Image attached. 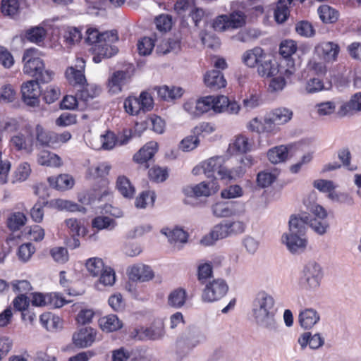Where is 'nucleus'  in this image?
I'll use <instances>...</instances> for the list:
<instances>
[{
	"label": "nucleus",
	"mask_w": 361,
	"mask_h": 361,
	"mask_svg": "<svg viewBox=\"0 0 361 361\" xmlns=\"http://www.w3.org/2000/svg\"><path fill=\"white\" fill-rule=\"evenodd\" d=\"M277 309L273 296L265 291H259L252 302V312L256 324L269 332H277L280 325L276 319Z\"/></svg>",
	"instance_id": "nucleus-1"
},
{
	"label": "nucleus",
	"mask_w": 361,
	"mask_h": 361,
	"mask_svg": "<svg viewBox=\"0 0 361 361\" xmlns=\"http://www.w3.org/2000/svg\"><path fill=\"white\" fill-rule=\"evenodd\" d=\"M308 218L291 216L289 221V229L281 236V242L292 254H300L305 251L307 240L305 237Z\"/></svg>",
	"instance_id": "nucleus-2"
},
{
	"label": "nucleus",
	"mask_w": 361,
	"mask_h": 361,
	"mask_svg": "<svg viewBox=\"0 0 361 361\" xmlns=\"http://www.w3.org/2000/svg\"><path fill=\"white\" fill-rule=\"evenodd\" d=\"M245 228L246 224L243 221H226L216 225L208 235L201 239L200 243L209 246L219 239L241 234L245 232Z\"/></svg>",
	"instance_id": "nucleus-3"
},
{
	"label": "nucleus",
	"mask_w": 361,
	"mask_h": 361,
	"mask_svg": "<svg viewBox=\"0 0 361 361\" xmlns=\"http://www.w3.org/2000/svg\"><path fill=\"white\" fill-rule=\"evenodd\" d=\"M35 49H27L23 54V61L25 63L23 72L34 77L35 80H39L42 83L49 82L54 75V73L49 70H46L44 61L38 58L35 57Z\"/></svg>",
	"instance_id": "nucleus-4"
},
{
	"label": "nucleus",
	"mask_w": 361,
	"mask_h": 361,
	"mask_svg": "<svg viewBox=\"0 0 361 361\" xmlns=\"http://www.w3.org/2000/svg\"><path fill=\"white\" fill-rule=\"evenodd\" d=\"M207 340L204 333L195 327L183 332L176 341V355L178 360L187 357L196 347Z\"/></svg>",
	"instance_id": "nucleus-5"
},
{
	"label": "nucleus",
	"mask_w": 361,
	"mask_h": 361,
	"mask_svg": "<svg viewBox=\"0 0 361 361\" xmlns=\"http://www.w3.org/2000/svg\"><path fill=\"white\" fill-rule=\"evenodd\" d=\"M322 278L321 265L315 261H310L302 269L300 284L305 290H314L319 287Z\"/></svg>",
	"instance_id": "nucleus-6"
},
{
	"label": "nucleus",
	"mask_w": 361,
	"mask_h": 361,
	"mask_svg": "<svg viewBox=\"0 0 361 361\" xmlns=\"http://www.w3.org/2000/svg\"><path fill=\"white\" fill-rule=\"evenodd\" d=\"M227 282L221 278L212 279L204 284L201 298L204 302H214L223 298L228 291Z\"/></svg>",
	"instance_id": "nucleus-7"
},
{
	"label": "nucleus",
	"mask_w": 361,
	"mask_h": 361,
	"mask_svg": "<svg viewBox=\"0 0 361 361\" xmlns=\"http://www.w3.org/2000/svg\"><path fill=\"white\" fill-rule=\"evenodd\" d=\"M212 212L218 218L240 216L245 212V204L238 201L219 202L212 205Z\"/></svg>",
	"instance_id": "nucleus-8"
},
{
	"label": "nucleus",
	"mask_w": 361,
	"mask_h": 361,
	"mask_svg": "<svg viewBox=\"0 0 361 361\" xmlns=\"http://www.w3.org/2000/svg\"><path fill=\"white\" fill-rule=\"evenodd\" d=\"M219 185L214 180L202 181L195 185H187L183 188V192L188 197H209L219 189Z\"/></svg>",
	"instance_id": "nucleus-9"
},
{
	"label": "nucleus",
	"mask_w": 361,
	"mask_h": 361,
	"mask_svg": "<svg viewBox=\"0 0 361 361\" xmlns=\"http://www.w3.org/2000/svg\"><path fill=\"white\" fill-rule=\"evenodd\" d=\"M85 61L83 59L78 58L74 66H69L65 73L66 78L73 85L83 86L87 80L85 76Z\"/></svg>",
	"instance_id": "nucleus-10"
},
{
	"label": "nucleus",
	"mask_w": 361,
	"mask_h": 361,
	"mask_svg": "<svg viewBox=\"0 0 361 361\" xmlns=\"http://www.w3.org/2000/svg\"><path fill=\"white\" fill-rule=\"evenodd\" d=\"M39 80H32L23 83L21 87L23 102L30 106H37L39 103L40 88Z\"/></svg>",
	"instance_id": "nucleus-11"
},
{
	"label": "nucleus",
	"mask_w": 361,
	"mask_h": 361,
	"mask_svg": "<svg viewBox=\"0 0 361 361\" xmlns=\"http://www.w3.org/2000/svg\"><path fill=\"white\" fill-rule=\"evenodd\" d=\"M314 52L324 61L334 62L337 60L340 47L333 42H322L315 46Z\"/></svg>",
	"instance_id": "nucleus-12"
},
{
	"label": "nucleus",
	"mask_w": 361,
	"mask_h": 361,
	"mask_svg": "<svg viewBox=\"0 0 361 361\" xmlns=\"http://www.w3.org/2000/svg\"><path fill=\"white\" fill-rule=\"evenodd\" d=\"M85 42L93 47L97 44L103 43L104 40L109 42H116L118 40L117 32L116 30H110L104 32H99L97 29L89 28L86 31Z\"/></svg>",
	"instance_id": "nucleus-13"
},
{
	"label": "nucleus",
	"mask_w": 361,
	"mask_h": 361,
	"mask_svg": "<svg viewBox=\"0 0 361 361\" xmlns=\"http://www.w3.org/2000/svg\"><path fill=\"white\" fill-rule=\"evenodd\" d=\"M114 42H109L107 40H104L103 43L97 44L92 47L94 56H93V61L96 63H100L102 59L111 58L118 52V48L112 45Z\"/></svg>",
	"instance_id": "nucleus-14"
},
{
	"label": "nucleus",
	"mask_w": 361,
	"mask_h": 361,
	"mask_svg": "<svg viewBox=\"0 0 361 361\" xmlns=\"http://www.w3.org/2000/svg\"><path fill=\"white\" fill-rule=\"evenodd\" d=\"M96 331L90 327L80 329L78 332L73 336V341L75 346L79 348H87L90 346L96 338Z\"/></svg>",
	"instance_id": "nucleus-15"
},
{
	"label": "nucleus",
	"mask_w": 361,
	"mask_h": 361,
	"mask_svg": "<svg viewBox=\"0 0 361 361\" xmlns=\"http://www.w3.org/2000/svg\"><path fill=\"white\" fill-rule=\"evenodd\" d=\"M164 335V322L162 319H155L149 327L142 329L140 337L145 340L156 341L162 339Z\"/></svg>",
	"instance_id": "nucleus-16"
},
{
	"label": "nucleus",
	"mask_w": 361,
	"mask_h": 361,
	"mask_svg": "<svg viewBox=\"0 0 361 361\" xmlns=\"http://www.w3.org/2000/svg\"><path fill=\"white\" fill-rule=\"evenodd\" d=\"M320 320L319 313L314 308H305L298 315L300 326L306 330L312 329Z\"/></svg>",
	"instance_id": "nucleus-17"
},
{
	"label": "nucleus",
	"mask_w": 361,
	"mask_h": 361,
	"mask_svg": "<svg viewBox=\"0 0 361 361\" xmlns=\"http://www.w3.org/2000/svg\"><path fill=\"white\" fill-rule=\"evenodd\" d=\"M225 159L221 156H216L212 157L202 163V169L204 173L208 178H216V173L221 178V171H224V166H223Z\"/></svg>",
	"instance_id": "nucleus-18"
},
{
	"label": "nucleus",
	"mask_w": 361,
	"mask_h": 361,
	"mask_svg": "<svg viewBox=\"0 0 361 361\" xmlns=\"http://www.w3.org/2000/svg\"><path fill=\"white\" fill-rule=\"evenodd\" d=\"M204 82L205 85L212 91H216L226 85V80L223 73L219 70L207 71L204 75Z\"/></svg>",
	"instance_id": "nucleus-19"
},
{
	"label": "nucleus",
	"mask_w": 361,
	"mask_h": 361,
	"mask_svg": "<svg viewBox=\"0 0 361 361\" xmlns=\"http://www.w3.org/2000/svg\"><path fill=\"white\" fill-rule=\"evenodd\" d=\"M34 141L35 138L32 134L28 133L25 135L18 133L11 138L10 142L16 150H25L27 152H31Z\"/></svg>",
	"instance_id": "nucleus-20"
},
{
	"label": "nucleus",
	"mask_w": 361,
	"mask_h": 361,
	"mask_svg": "<svg viewBox=\"0 0 361 361\" xmlns=\"http://www.w3.org/2000/svg\"><path fill=\"white\" fill-rule=\"evenodd\" d=\"M157 149L158 144L155 142H149L133 156V159L138 164H145V167L147 168L149 166L147 161L154 157Z\"/></svg>",
	"instance_id": "nucleus-21"
},
{
	"label": "nucleus",
	"mask_w": 361,
	"mask_h": 361,
	"mask_svg": "<svg viewBox=\"0 0 361 361\" xmlns=\"http://www.w3.org/2000/svg\"><path fill=\"white\" fill-rule=\"evenodd\" d=\"M154 277V272L150 267L145 264L133 266L129 271V278L133 281H148Z\"/></svg>",
	"instance_id": "nucleus-22"
},
{
	"label": "nucleus",
	"mask_w": 361,
	"mask_h": 361,
	"mask_svg": "<svg viewBox=\"0 0 361 361\" xmlns=\"http://www.w3.org/2000/svg\"><path fill=\"white\" fill-rule=\"evenodd\" d=\"M266 54L258 47L247 50L242 56L243 62L250 68H255L263 59Z\"/></svg>",
	"instance_id": "nucleus-23"
},
{
	"label": "nucleus",
	"mask_w": 361,
	"mask_h": 361,
	"mask_svg": "<svg viewBox=\"0 0 361 361\" xmlns=\"http://www.w3.org/2000/svg\"><path fill=\"white\" fill-rule=\"evenodd\" d=\"M258 74L264 78H271L279 73L278 66L273 63L271 59L266 54L263 59L256 66Z\"/></svg>",
	"instance_id": "nucleus-24"
},
{
	"label": "nucleus",
	"mask_w": 361,
	"mask_h": 361,
	"mask_svg": "<svg viewBox=\"0 0 361 361\" xmlns=\"http://www.w3.org/2000/svg\"><path fill=\"white\" fill-rule=\"evenodd\" d=\"M253 147V142L245 135L240 134L235 137L234 142L230 144L228 150L232 153L244 154L250 152Z\"/></svg>",
	"instance_id": "nucleus-25"
},
{
	"label": "nucleus",
	"mask_w": 361,
	"mask_h": 361,
	"mask_svg": "<svg viewBox=\"0 0 361 361\" xmlns=\"http://www.w3.org/2000/svg\"><path fill=\"white\" fill-rule=\"evenodd\" d=\"M361 111V92L354 94L350 99L343 104L339 109V114L344 116Z\"/></svg>",
	"instance_id": "nucleus-26"
},
{
	"label": "nucleus",
	"mask_w": 361,
	"mask_h": 361,
	"mask_svg": "<svg viewBox=\"0 0 361 361\" xmlns=\"http://www.w3.org/2000/svg\"><path fill=\"white\" fill-rule=\"evenodd\" d=\"M47 180L50 185L57 190H68L74 185L73 178L68 174H61L57 177H49Z\"/></svg>",
	"instance_id": "nucleus-27"
},
{
	"label": "nucleus",
	"mask_w": 361,
	"mask_h": 361,
	"mask_svg": "<svg viewBox=\"0 0 361 361\" xmlns=\"http://www.w3.org/2000/svg\"><path fill=\"white\" fill-rule=\"evenodd\" d=\"M99 326L104 331L113 332L123 327V322L116 314H109L99 319Z\"/></svg>",
	"instance_id": "nucleus-28"
},
{
	"label": "nucleus",
	"mask_w": 361,
	"mask_h": 361,
	"mask_svg": "<svg viewBox=\"0 0 361 361\" xmlns=\"http://www.w3.org/2000/svg\"><path fill=\"white\" fill-rule=\"evenodd\" d=\"M129 78V73L125 71H117L109 78L108 85L113 92L121 91V87Z\"/></svg>",
	"instance_id": "nucleus-29"
},
{
	"label": "nucleus",
	"mask_w": 361,
	"mask_h": 361,
	"mask_svg": "<svg viewBox=\"0 0 361 361\" xmlns=\"http://www.w3.org/2000/svg\"><path fill=\"white\" fill-rule=\"evenodd\" d=\"M187 293L185 289L179 288L171 291L168 295L167 303L173 308H181L186 302Z\"/></svg>",
	"instance_id": "nucleus-30"
},
{
	"label": "nucleus",
	"mask_w": 361,
	"mask_h": 361,
	"mask_svg": "<svg viewBox=\"0 0 361 361\" xmlns=\"http://www.w3.org/2000/svg\"><path fill=\"white\" fill-rule=\"evenodd\" d=\"M157 95L163 100L169 101L180 98L183 94V89L180 87H169L164 85L162 87H156Z\"/></svg>",
	"instance_id": "nucleus-31"
},
{
	"label": "nucleus",
	"mask_w": 361,
	"mask_h": 361,
	"mask_svg": "<svg viewBox=\"0 0 361 361\" xmlns=\"http://www.w3.org/2000/svg\"><path fill=\"white\" fill-rule=\"evenodd\" d=\"M290 146L280 145L270 149L267 152L269 160L273 164L284 161L288 155Z\"/></svg>",
	"instance_id": "nucleus-32"
},
{
	"label": "nucleus",
	"mask_w": 361,
	"mask_h": 361,
	"mask_svg": "<svg viewBox=\"0 0 361 361\" xmlns=\"http://www.w3.org/2000/svg\"><path fill=\"white\" fill-rule=\"evenodd\" d=\"M180 50V41L177 39L163 40L157 45L156 51L158 54L165 55L173 52L177 54Z\"/></svg>",
	"instance_id": "nucleus-33"
},
{
	"label": "nucleus",
	"mask_w": 361,
	"mask_h": 361,
	"mask_svg": "<svg viewBox=\"0 0 361 361\" xmlns=\"http://www.w3.org/2000/svg\"><path fill=\"white\" fill-rule=\"evenodd\" d=\"M271 121L276 125H283L288 123L293 116V111L287 108H278L270 112Z\"/></svg>",
	"instance_id": "nucleus-34"
},
{
	"label": "nucleus",
	"mask_w": 361,
	"mask_h": 361,
	"mask_svg": "<svg viewBox=\"0 0 361 361\" xmlns=\"http://www.w3.org/2000/svg\"><path fill=\"white\" fill-rule=\"evenodd\" d=\"M161 233L168 238L171 243H183L187 241L188 234L182 228H176L171 230L168 228H164L161 229Z\"/></svg>",
	"instance_id": "nucleus-35"
},
{
	"label": "nucleus",
	"mask_w": 361,
	"mask_h": 361,
	"mask_svg": "<svg viewBox=\"0 0 361 361\" xmlns=\"http://www.w3.org/2000/svg\"><path fill=\"white\" fill-rule=\"evenodd\" d=\"M197 276L199 283L204 285L213 279V267L211 262L200 263L197 266Z\"/></svg>",
	"instance_id": "nucleus-36"
},
{
	"label": "nucleus",
	"mask_w": 361,
	"mask_h": 361,
	"mask_svg": "<svg viewBox=\"0 0 361 361\" xmlns=\"http://www.w3.org/2000/svg\"><path fill=\"white\" fill-rule=\"evenodd\" d=\"M37 162L42 166L58 167L61 165V158L54 153L42 151L38 154Z\"/></svg>",
	"instance_id": "nucleus-37"
},
{
	"label": "nucleus",
	"mask_w": 361,
	"mask_h": 361,
	"mask_svg": "<svg viewBox=\"0 0 361 361\" xmlns=\"http://www.w3.org/2000/svg\"><path fill=\"white\" fill-rule=\"evenodd\" d=\"M81 87L82 89L76 94V97L85 102L98 97L101 92V89L95 85L87 84L85 86Z\"/></svg>",
	"instance_id": "nucleus-38"
},
{
	"label": "nucleus",
	"mask_w": 361,
	"mask_h": 361,
	"mask_svg": "<svg viewBox=\"0 0 361 361\" xmlns=\"http://www.w3.org/2000/svg\"><path fill=\"white\" fill-rule=\"evenodd\" d=\"M293 0H279L274 11V18L277 23L285 22L289 14L288 6Z\"/></svg>",
	"instance_id": "nucleus-39"
},
{
	"label": "nucleus",
	"mask_w": 361,
	"mask_h": 361,
	"mask_svg": "<svg viewBox=\"0 0 361 361\" xmlns=\"http://www.w3.org/2000/svg\"><path fill=\"white\" fill-rule=\"evenodd\" d=\"M116 188L120 193L125 197L131 198L134 195L135 188L132 185L130 180L124 176L118 177Z\"/></svg>",
	"instance_id": "nucleus-40"
},
{
	"label": "nucleus",
	"mask_w": 361,
	"mask_h": 361,
	"mask_svg": "<svg viewBox=\"0 0 361 361\" xmlns=\"http://www.w3.org/2000/svg\"><path fill=\"white\" fill-rule=\"evenodd\" d=\"M47 35V30L41 26L32 27L25 31L26 39L33 43L42 42Z\"/></svg>",
	"instance_id": "nucleus-41"
},
{
	"label": "nucleus",
	"mask_w": 361,
	"mask_h": 361,
	"mask_svg": "<svg viewBox=\"0 0 361 361\" xmlns=\"http://www.w3.org/2000/svg\"><path fill=\"white\" fill-rule=\"evenodd\" d=\"M86 268L89 274L95 277L99 276L106 269L103 260L99 257H92L87 260Z\"/></svg>",
	"instance_id": "nucleus-42"
},
{
	"label": "nucleus",
	"mask_w": 361,
	"mask_h": 361,
	"mask_svg": "<svg viewBox=\"0 0 361 361\" xmlns=\"http://www.w3.org/2000/svg\"><path fill=\"white\" fill-rule=\"evenodd\" d=\"M318 13L320 19L325 23H333L336 22L338 18V11L327 5L319 6Z\"/></svg>",
	"instance_id": "nucleus-43"
},
{
	"label": "nucleus",
	"mask_w": 361,
	"mask_h": 361,
	"mask_svg": "<svg viewBox=\"0 0 361 361\" xmlns=\"http://www.w3.org/2000/svg\"><path fill=\"white\" fill-rule=\"evenodd\" d=\"M27 218L22 212H14L7 219V225L11 231L19 230L26 223Z\"/></svg>",
	"instance_id": "nucleus-44"
},
{
	"label": "nucleus",
	"mask_w": 361,
	"mask_h": 361,
	"mask_svg": "<svg viewBox=\"0 0 361 361\" xmlns=\"http://www.w3.org/2000/svg\"><path fill=\"white\" fill-rule=\"evenodd\" d=\"M19 2L18 0H2L1 10L4 16L14 18L19 13Z\"/></svg>",
	"instance_id": "nucleus-45"
},
{
	"label": "nucleus",
	"mask_w": 361,
	"mask_h": 361,
	"mask_svg": "<svg viewBox=\"0 0 361 361\" xmlns=\"http://www.w3.org/2000/svg\"><path fill=\"white\" fill-rule=\"evenodd\" d=\"M92 225L93 228L98 230H112L116 226V223L113 219L108 216H98L92 220Z\"/></svg>",
	"instance_id": "nucleus-46"
},
{
	"label": "nucleus",
	"mask_w": 361,
	"mask_h": 361,
	"mask_svg": "<svg viewBox=\"0 0 361 361\" xmlns=\"http://www.w3.org/2000/svg\"><path fill=\"white\" fill-rule=\"evenodd\" d=\"M65 224L73 237L84 233V226L80 219L70 218L65 221Z\"/></svg>",
	"instance_id": "nucleus-47"
},
{
	"label": "nucleus",
	"mask_w": 361,
	"mask_h": 361,
	"mask_svg": "<svg viewBox=\"0 0 361 361\" xmlns=\"http://www.w3.org/2000/svg\"><path fill=\"white\" fill-rule=\"evenodd\" d=\"M82 37L81 31L78 28L73 27H68L63 35L65 42L71 46L80 42Z\"/></svg>",
	"instance_id": "nucleus-48"
},
{
	"label": "nucleus",
	"mask_w": 361,
	"mask_h": 361,
	"mask_svg": "<svg viewBox=\"0 0 361 361\" xmlns=\"http://www.w3.org/2000/svg\"><path fill=\"white\" fill-rule=\"evenodd\" d=\"M195 6L194 0H178L174 5V10L183 18L188 15Z\"/></svg>",
	"instance_id": "nucleus-49"
},
{
	"label": "nucleus",
	"mask_w": 361,
	"mask_h": 361,
	"mask_svg": "<svg viewBox=\"0 0 361 361\" xmlns=\"http://www.w3.org/2000/svg\"><path fill=\"white\" fill-rule=\"evenodd\" d=\"M54 205L56 209L59 210H66L68 212L85 211V209L83 207H81L71 201L63 199L56 200Z\"/></svg>",
	"instance_id": "nucleus-50"
},
{
	"label": "nucleus",
	"mask_w": 361,
	"mask_h": 361,
	"mask_svg": "<svg viewBox=\"0 0 361 361\" xmlns=\"http://www.w3.org/2000/svg\"><path fill=\"white\" fill-rule=\"evenodd\" d=\"M307 216L308 218V221L307 222V225L309 224L310 226L318 234L323 235L326 232V230L329 227V224L325 219H319L314 218L313 219H310V217L307 215L302 216L301 218H305Z\"/></svg>",
	"instance_id": "nucleus-51"
},
{
	"label": "nucleus",
	"mask_w": 361,
	"mask_h": 361,
	"mask_svg": "<svg viewBox=\"0 0 361 361\" xmlns=\"http://www.w3.org/2000/svg\"><path fill=\"white\" fill-rule=\"evenodd\" d=\"M245 172L244 169L241 166H237L231 169H227L225 166L224 171H221V179L233 180L240 178Z\"/></svg>",
	"instance_id": "nucleus-52"
},
{
	"label": "nucleus",
	"mask_w": 361,
	"mask_h": 361,
	"mask_svg": "<svg viewBox=\"0 0 361 361\" xmlns=\"http://www.w3.org/2000/svg\"><path fill=\"white\" fill-rule=\"evenodd\" d=\"M111 166L106 163H101L97 166H91L88 169V174L92 178L104 177L109 174Z\"/></svg>",
	"instance_id": "nucleus-53"
},
{
	"label": "nucleus",
	"mask_w": 361,
	"mask_h": 361,
	"mask_svg": "<svg viewBox=\"0 0 361 361\" xmlns=\"http://www.w3.org/2000/svg\"><path fill=\"white\" fill-rule=\"evenodd\" d=\"M228 22L230 27H240L245 24V16L242 11H234L228 16Z\"/></svg>",
	"instance_id": "nucleus-54"
},
{
	"label": "nucleus",
	"mask_w": 361,
	"mask_h": 361,
	"mask_svg": "<svg viewBox=\"0 0 361 361\" xmlns=\"http://www.w3.org/2000/svg\"><path fill=\"white\" fill-rule=\"evenodd\" d=\"M243 190L238 185H232L224 189L221 192V196L224 199L237 198L243 196Z\"/></svg>",
	"instance_id": "nucleus-55"
},
{
	"label": "nucleus",
	"mask_w": 361,
	"mask_h": 361,
	"mask_svg": "<svg viewBox=\"0 0 361 361\" xmlns=\"http://www.w3.org/2000/svg\"><path fill=\"white\" fill-rule=\"evenodd\" d=\"M328 197L332 201L351 206L354 204L353 198L347 192L333 191L328 194Z\"/></svg>",
	"instance_id": "nucleus-56"
},
{
	"label": "nucleus",
	"mask_w": 361,
	"mask_h": 361,
	"mask_svg": "<svg viewBox=\"0 0 361 361\" xmlns=\"http://www.w3.org/2000/svg\"><path fill=\"white\" fill-rule=\"evenodd\" d=\"M297 50V45L293 40H285L281 43L279 53L284 58L292 56Z\"/></svg>",
	"instance_id": "nucleus-57"
},
{
	"label": "nucleus",
	"mask_w": 361,
	"mask_h": 361,
	"mask_svg": "<svg viewBox=\"0 0 361 361\" xmlns=\"http://www.w3.org/2000/svg\"><path fill=\"white\" fill-rule=\"evenodd\" d=\"M154 47V42L150 37H143L137 43V49L140 55H149Z\"/></svg>",
	"instance_id": "nucleus-58"
},
{
	"label": "nucleus",
	"mask_w": 361,
	"mask_h": 361,
	"mask_svg": "<svg viewBox=\"0 0 361 361\" xmlns=\"http://www.w3.org/2000/svg\"><path fill=\"white\" fill-rule=\"evenodd\" d=\"M214 97L207 96L197 100L196 108H197L199 116L210 109H213Z\"/></svg>",
	"instance_id": "nucleus-59"
},
{
	"label": "nucleus",
	"mask_w": 361,
	"mask_h": 361,
	"mask_svg": "<svg viewBox=\"0 0 361 361\" xmlns=\"http://www.w3.org/2000/svg\"><path fill=\"white\" fill-rule=\"evenodd\" d=\"M295 30L298 34L306 37L314 35V30L311 23L307 21H300L296 24Z\"/></svg>",
	"instance_id": "nucleus-60"
},
{
	"label": "nucleus",
	"mask_w": 361,
	"mask_h": 361,
	"mask_svg": "<svg viewBox=\"0 0 361 361\" xmlns=\"http://www.w3.org/2000/svg\"><path fill=\"white\" fill-rule=\"evenodd\" d=\"M126 111L131 115H136L141 111L139 101L136 97H129L124 102Z\"/></svg>",
	"instance_id": "nucleus-61"
},
{
	"label": "nucleus",
	"mask_w": 361,
	"mask_h": 361,
	"mask_svg": "<svg viewBox=\"0 0 361 361\" xmlns=\"http://www.w3.org/2000/svg\"><path fill=\"white\" fill-rule=\"evenodd\" d=\"M157 28L161 32H166L171 28L172 19L169 15H160L155 19Z\"/></svg>",
	"instance_id": "nucleus-62"
},
{
	"label": "nucleus",
	"mask_w": 361,
	"mask_h": 361,
	"mask_svg": "<svg viewBox=\"0 0 361 361\" xmlns=\"http://www.w3.org/2000/svg\"><path fill=\"white\" fill-rule=\"evenodd\" d=\"M200 140L197 135H190L185 137L180 143V148L185 152H189L195 149L199 145Z\"/></svg>",
	"instance_id": "nucleus-63"
},
{
	"label": "nucleus",
	"mask_w": 361,
	"mask_h": 361,
	"mask_svg": "<svg viewBox=\"0 0 361 361\" xmlns=\"http://www.w3.org/2000/svg\"><path fill=\"white\" fill-rule=\"evenodd\" d=\"M276 178V175L267 171H262L258 173L257 182L262 188L270 185Z\"/></svg>",
	"instance_id": "nucleus-64"
}]
</instances>
